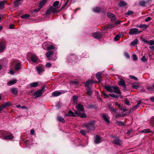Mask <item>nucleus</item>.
I'll list each match as a JSON object with an SVG mask.
<instances>
[{
  "mask_svg": "<svg viewBox=\"0 0 154 154\" xmlns=\"http://www.w3.org/2000/svg\"><path fill=\"white\" fill-rule=\"evenodd\" d=\"M76 108L79 111L75 112V114L80 116L81 118H84L87 117V115L84 113H81V112H84V110L83 106L80 103H79L76 106Z\"/></svg>",
  "mask_w": 154,
  "mask_h": 154,
  "instance_id": "nucleus-1",
  "label": "nucleus"
},
{
  "mask_svg": "<svg viewBox=\"0 0 154 154\" xmlns=\"http://www.w3.org/2000/svg\"><path fill=\"white\" fill-rule=\"evenodd\" d=\"M59 7H55L54 6L50 7L47 10L46 14L47 15H48L51 13H57L59 12L61 9L60 10H58V9Z\"/></svg>",
  "mask_w": 154,
  "mask_h": 154,
  "instance_id": "nucleus-2",
  "label": "nucleus"
},
{
  "mask_svg": "<svg viewBox=\"0 0 154 154\" xmlns=\"http://www.w3.org/2000/svg\"><path fill=\"white\" fill-rule=\"evenodd\" d=\"M95 122L94 121H91L88 123L85 124L84 126L88 130H94L95 129Z\"/></svg>",
  "mask_w": 154,
  "mask_h": 154,
  "instance_id": "nucleus-3",
  "label": "nucleus"
},
{
  "mask_svg": "<svg viewBox=\"0 0 154 154\" xmlns=\"http://www.w3.org/2000/svg\"><path fill=\"white\" fill-rule=\"evenodd\" d=\"M141 31H138V29L136 28L131 29H130L129 34L130 35H136L141 33Z\"/></svg>",
  "mask_w": 154,
  "mask_h": 154,
  "instance_id": "nucleus-4",
  "label": "nucleus"
},
{
  "mask_svg": "<svg viewBox=\"0 0 154 154\" xmlns=\"http://www.w3.org/2000/svg\"><path fill=\"white\" fill-rule=\"evenodd\" d=\"M42 94V90L39 89L33 95L35 96V98H37L38 97H40Z\"/></svg>",
  "mask_w": 154,
  "mask_h": 154,
  "instance_id": "nucleus-5",
  "label": "nucleus"
},
{
  "mask_svg": "<svg viewBox=\"0 0 154 154\" xmlns=\"http://www.w3.org/2000/svg\"><path fill=\"white\" fill-rule=\"evenodd\" d=\"M113 92L119 95L121 94V92L118 87L114 86H113Z\"/></svg>",
  "mask_w": 154,
  "mask_h": 154,
  "instance_id": "nucleus-6",
  "label": "nucleus"
},
{
  "mask_svg": "<svg viewBox=\"0 0 154 154\" xmlns=\"http://www.w3.org/2000/svg\"><path fill=\"white\" fill-rule=\"evenodd\" d=\"M92 36H94L95 38L97 39L100 38L102 37V35L101 34L98 32L93 33Z\"/></svg>",
  "mask_w": 154,
  "mask_h": 154,
  "instance_id": "nucleus-7",
  "label": "nucleus"
},
{
  "mask_svg": "<svg viewBox=\"0 0 154 154\" xmlns=\"http://www.w3.org/2000/svg\"><path fill=\"white\" fill-rule=\"evenodd\" d=\"M113 143L116 145L119 146L122 144V142L121 140L116 138L113 140Z\"/></svg>",
  "mask_w": 154,
  "mask_h": 154,
  "instance_id": "nucleus-8",
  "label": "nucleus"
},
{
  "mask_svg": "<svg viewBox=\"0 0 154 154\" xmlns=\"http://www.w3.org/2000/svg\"><path fill=\"white\" fill-rule=\"evenodd\" d=\"M30 57L32 61L35 63L38 60V58L37 56L33 54H31Z\"/></svg>",
  "mask_w": 154,
  "mask_h": 154,
  "instance_id": "nucleus-9",
  "label": "nucleus"
},
{
  "mask_svg": "<svg viewBox=\"0 0 154 154\" xmlns=\"http://www.w3.org/2000/svg\"><path fill=\"white\" fill-rule=\"evenodd\" d=\"M102 116L106 122L107 123H109V121L108 118V116L107 114L105 113L103 114L102 115Z\"/></svg>",
  "mask_w": 154,
  "mask_h": 154,
  "instance_id": "nucleus-10",
  "label": "nucleus"
},
{
  "mask_svg": "<svg viewBox=\"0 0 154 154\" xmlns=\"http://www.w3.org/2000/svg\"><path fill=\"white\" fill-rule=\"evenodd\" d=\"M101 137L98 135H97L95 138L94 143L96 144H98L101 142Z\"/></svg>",
  "mask_w": 154,
  "mask_h": 154,
  "instance_id": "nucleus-11",
  "label": "nucleus"
},
{
  "mask_svg": "<svg viewBox=\"0 0 154 154\" xmlns=\"http://www.w3.org/2000/svg\"><path fill=\"white\" fill-rule=\"evenodd\" d=\"M54 53V52L52 51H49L47 52L46 54V57L48 60H50L51 56Z\"/></svg>",
  "mask_w": 154,
  "mask_h": 154,
  "instance_id": "nucleus-12",
  "label": "nucleus"
},
{
  "mask_svg": "<svg viewBox=\"0 0 154 154\" xmlns=\"http://www.w3.org/2000/svg\"><path fill=\"white\" fill-rule=\"evenodd\" d=\"M17 82V80L16 79H14L12 80L9 81L7 84L8 86H10L14 84H16Z\"/></svg>",
  "mask_w": 154,
  "mask_h": 154,
  "instance_id": "nucleus-13",
  "label": "nucleus"
},
{
  "mask_svg": "<svg viewBox=\"0 0 154 154\" xmlns=\"http://www.w3.org/2000/svg\"><path fill=\"white\" fill-rule=\"evenodd\" d=\"M36 69L38 73L39 74L41 73L42 72H44V68L41 66H36Z\"/></svg>",
  "mask_w": 154,
  "mask_h": 154,
  "instance_id": "nucleus-14",
  "label": "nucleus"
},
{
  "mask_svg": "<svg viewBox=\"0 0 154 154\" xmlns=\"http://www.w3.org/2000/svg\"><path fill=\"white\" fill-rule=\"evenodd\" d=\"M119 85H121L124 88H126L125 82L124 80L121 79L119 82Z\"/></svg>",
  "mask_w": 154,
  "mask_h": 154,
  "instance_id": "nucleus-15",
  "label": "nucleus"
},
{
  "mask_svg": "<svg viewBox=\"0 0 154 154\" xmlns=\"http://www.w3.org/2000/svg\"><path fill=\"white\" fill-rule=\"evenodd\" d=\"M104 88L105 89H106V90L109 91V92H113V86L111 87L106 85L105 86Z\"/></svg>",
  "mask_w": 154,
  "mask_h": 154,
  "instance_id": "nucleus-16",
  "label": "nucleus"
},
{
  "mask_svg": "<svg viewBox=\"0 0 154 154\" xmlns=\"http://www.w3.org/2000/svg\"><path fill=\"white\" fill-rule=\"evenodd\" d=\"M11 105V103L10 102H7L3 104H2L1 105V107L3 109L4 108L6 107L7 106H10Z\"/></svg>",
  "mask_w": 154,
  "mask_h": 154,
  "instance_id": "nucleus-17",
  "label": "nucleus"
},
{
  "mask_svg": "<svg viewBox=\"0 0 154 154\" xmlns=\"http://www.w3.org/2000/svg\"><path fill=\"white\" fill-rule=\"evenodd\" d=\"M5 48V43L3 42L0 43V51L2 52L4 50Z\"/></svg>",
  "mask_w": 154,
  "mask_h": 154,
  "instance_id": "nucleus-18",
  "label": "nucleus"
},
{
  "mask_svg": "<svg viewBox=\"0 0 154 154\" xmlns=\"http://www.w3.org/2000/svg\"><path fill=\"white\" fill-rule=\"evenodd\" d=\"M146 88L150 92H154V84L152 86H147Z\"/></svg>",
  "mask_w": 154,
  "mask_h": 154,
  "instance_id": "nucleus-19",
  "label": "nucleus"
},
{
  "mask_svg": "<svg viewBox=\"0 0 154 154\" xmlns=\"http://www.w3.org/2000/svg\"><path fill=\"white\" fill-rule=\"evenodd\" d=\"M107 16L111 18V19L113 20H116V17L113 14L110 12L107 13Z\"/></svg>",
  "mask_w": 154,
  "mask_h": 154,
  "instance_id": "nucleus-20",
  "label": "nucleus"
},
{
  "mask_svg": "<svg viewBox=\"0 0 154 154\" xmlns=\"http://www.w3.org/2000/svg\"><path fill=\"white\" fill-rule=\"evenodd\" d=\"M21 64L20 63H17L15 64V69L16 71L19 70L21 68Z\"/></svg>",
  "mask_w": 154,
  "mask_h": 154,
  "instance_id": "nucleus-21",
  "label": "nucleus"
},
{
  "mask_svg": "<svg viewBox=\"0 0 154 154\" xmlns=\"http://www.w3.org/2000/svg\"><path fill=\"white\" fill-rule=\"evenodd\" d=\"M61 94V93L58 91H56L52 94V95L53 97H57Z\"/></svg>",
  "mask_w": 154,
  "mask_h": 154,
  "instance_id": "nucleus-22",
  "label": "nucleus"
},
{
  "mask_svg": "<svg viewBox=\"0 0 154 154\" xmlns=\"http://www.w3.org/2000/svg\"><path fill=\"white\" fill-rule=\"evenodd\" d=\"M101 9L100 7H96L94 8L93 11L95 13H99L101 11Z\"/></svg>",
  "mask_w": 154,
  "mask_h": 154,
  "instance_id": "nucleus-23",
  "label": "nucleus"
},
{
  "mask_svg": "<svg viewBox=\"0 0 154 154\" xmlns=\"http://www.w3.org/2000/svg\"><path fill=\"white\" fill-rule=\"evenodd\" d=\"M93 83L92 81L91 80H88V81L85 84V87L88 88H90V84Z\"/></svg>",
  "mask_w": 154,
  "mask_h": 154,
  "instance_id": "nucleus-24",
  "label": "nucleus"
},
{
  "mask_svg": "<svg viewBox=\"0 0 154 154\" xmlns=\"http://www.w3.org/2000/svg\"><path fill=\"white\" fill-rule=\"evenodd\" d=\"M14 137L12 134H10L9 135L6 136L4 137V139L7 140H11L13 139Z\"/></svg>",
  "mask_w": 154,
  "mask_h": 154,
  "instance_id": "nucleus-25",
  "label": "nucleus"
},
{
  "mask_svg": "<svg viewBox=\"0 0 154 154\" xmlns=\"http://www.w3.org/2000/svg\"><path fill=\"white\" fill-rule=\"evenodd\" d=\"M11 91L12 94L15 95H16L18 93L17 89L15 88H12L11 89Z\"/></svg>",
  "mask_w": 154,
  "mask_h": 154,
  "instance_id": "nucleus-26",
  "label": "nucleus"
},
{
  "mask_svg": "<svg viewBox=\"0 0 154 154\" xmlns=\"http://www.w3.org/2000/svg\"><path fill=\"white\" fill-rule=\"evenodd\" d=\"M127 4L124 1H120L119 3V7H125L127 5Z\"/></svg>",
  "mask_w": 154,
  "mask_h": 154,
  "instance_id": "nucleus-27",
  "label": "nucleus"
},
{
  "mask_svg": "<svg viewBox=\"0 0 154 154\" xmlns=\"http://www.w3.org/2000/svg\"><path fill=\"white\" fill-rule=\"evenodd\" d=\"M57 120L60 122H61L63 123L65 122V120L61 116H57Z\"/></svg>",
  "mask_w": 154,
  "mask_h": 154,
  "instance_id": "nucleus-28",
  "label": "nucleus"
},
{
  "mask_svg": "<svg viewBox=\"0 0 154 154\" xmlns=\"http://www.w3.org/2000/svg\"><path fill=\"white\" fill-rule=\"evenodd\" d=\"M132 86L133 88L135 89H137L139 88V84L136 83H134L132 84Z\"/></svg>",
  "mask_w": 154,
  "mask_h": 154,
  "instance_id": "nucleus-29",
  "label": "nucleus"
},
{
  "mask_svg": "<svg viewBox=\"0 0 154 154\" xmlns=\"http://www.w3.org/2000/svg\"><path fill=\"white\" fill-rule=\"evenodd\" d=\"M101 74L100 72H98L96 75V78L99 82H100L101 79Z\"/></svg>",
  "mask_w": 154,
  "mask_h": 154,
  "instance_id": "nucleus-30",
  "label": "nucleus"
},
{
  "mask_svg": "<svg viewBox=\"0 0 154 154\" xmlns=\"http://www.w3.org/2000/svg\"><path fill=\"white\" fill-rule=\"evenodd\" d=\"M48 42H46L43 43L42 46L44 49L47 50V47L49 46Z\"/></svg>",
  "mask_w": 154,
  "mask_h": 154,
  "instance_id": "nucleus-31",
  "label": "nucleus"
},
{
  "mask_svg": "<svg viewBox=\"0 0 154 154\" xmlns=\"http://www.w3.org/2000/svg\"><path fill=\"white\" fill-rule=\"evenodd\" d=\"M38 85V84L37 82H33L30 84V85L31 87H36Z\"/></svg>",
  "mask_w": 154,
  "mask_h": 154,
  "instance_id": "nucleus-32",
  "label": "nucleus"
},
{
  "mask_svg": "<svg viewBox=\"0 0 154 154\" xmlns=\"http://www.w3.org/2000/svg\"><path fill=\"white\" fill-rule=\"evenodd\" d=\"M56 47L55 46L53 45H50L48 47L47 50H49L51 49H56Z\"/></svg>",
  "mask_w": 154,
  "mask_h": 154,
  "instance_id": "nucleus-33",
  "label": "nucleus"
},
{
  "mask_svg": "<svg viewBox=\"0 0 154 154\" xmlns=\"http://www.w3.org/2000/svg\"><path fill=\"white\" fill-rule=\"evenodd\" d=\"M138 40L137 39H135L131 43V46H134L137 44Z\"/></svg>",
  "mask_w": 154,
  "mask_h": 154,
  "instance_id": "nucleus-34",
  "label": "nucleus"
},
{
  "mask_svg": "<svg viewBox=\"0 0 154 154\" xmlns=\"http://www.w3.org/2000/svg\"><path fill=\"white\" fill-rule=\"evenodd\" d=\"M6 2V1L5 0L0 2V8L3 9L4 8V5Z\"/></svg>",
  "mask_w": 154,
  "mask_h": 154,
  "instance_id": "nucleus-35",
  "label": "nucleus"
},
{
  "mask_svg": "<svg viewBox=\"0 0 154 154\" xmlns=\"http://www.w3.org/2000/svg\"><path fill=\"white\" fill-rule=\"evenodd\" d=\"M137 27L140 28H144L146 29L148 27V26L146 24H140L138 25Z\"/></svg>",
  "mask_w": 154,
  "mask_h": 154,
  "instance_id": "nucleus-36",
  "label": "nucleus"
},
{
  "mask_svg": "<svg viewBox=\"0 0 154 154\" xmlns=\"http://www.w3.org/2000/svg\"><path fill=\"white\" fill-rule=\"evenodd\" d=\"M46 0H43L41 2L39 5V6L40 7V9L43 7V6L46 3Z\"/></svg>",
  "mask_w": 154,
  "mask_h": 154,
  "instance_id": "nucleus-37",
  "label": "nucleus"
},
{
  "mask_svg": "<svg viewBox=\"0 0 154 154\" xmlns=\"http://www.w3.org/2000/svg\"><path fill=\"white\" fill-rule=\"evenodd\" d=\"M88 88L87 91H86V93L88 95L91 96L92 94L91 89L90 88Z\"/></svg>",
  "mask_w": 154,
  "mask_h": 154,
  "instance_id": "nucleus-38",
  "label": "nucleus"
},
{
  "mask_svg": "<svg viewBox=\"0 0 154 154\" xmlns=\"http://www.w3.org/2000/svg\"><path fill=\"white\" fill-rule=\"evenodd\" d=\"M59 4V2L58 1H56L53 3V6L55 7H59L58 5Z\"/></svg>",
  "mask_w": 154,
  "mask_h": 154,
  "instance_id": "nucleus-39",
  "label": "nucleus"
},
{
  "mask_svg": "<svg viewBox=\"0 0 154 154\" xmlns=\"http://www.w3.org/2000/svg\"><path fill=\"white\" fill-rule=\"evenodd\" d=\"M21 4V3L20 2H18L16 0H15V1L14 2V5L16 7H18L19 5H20Z\"/></svg>",
  "mask_w": 154,
  "mask_h": 154,
  "instance_id": "nucleus-40",
  "label": "nucleus"
},
{
  "mask_svg": "<svg viewBox=\"0 0 154 154\" xmlns=\"http://www.w3.org/2000/svg\"><path fill=\"white\" fill-rule=\"evenodd\" d=\"M141 101L139 100L137 104L133 107V109H135L139 107V106L141 104Z\"/></svg>",
  "mask_w": 154,
  "mask_h": 154,
  "instance_id": "nucleus-41",
  "label": "nucleus"
},
{
  "mask_svg": "<svg viewBox=\"0 0 154 154\" xmlns=\"http://www.w3.org/2000/svg\"><path fill=\"white\" fill-rule=\"evenodd\" d=\"M114 27V26L112 25H107L105 26V29H111Z\"/></svg>",
  "mask_w": 154,
  "mask_h": 154,
  "instance_id": "nucleus-42",
  "label": "nucleus"
},
{
  "mask_svg": "<svg viewBox=\"0 0 154 154\" xmlns=\"http://www.w3.org/2000/svg\"><path fill=\"white\" fill-rule=\"evenodd\" d=\"M116 124L117 125H125L124 124V122H121V121H116Z\"/></svg>",
  "mask_w": 154,
  "mask_h": 154,
  "instance_id": "nucleus-43",
  "label": "nucleus"
},
{
  "mask_svg": "<svg viewBox=\"0 0 154 154\" xmlns=\"http://www.w3.org/2000/svg\"><path fill=\"white\" fill-rule=\"evenodd\" d=\"M134 132V131H133V130L131 128L128 130L127 132V134L128 136L129 135Z\"/></svg>",
  "mask_w": 154,
  "mask_h": 154,
  "instance_id": "nucleus-44",
  "label": "nucleus"
},
{
  "mask_svg": "<svg viewBox=\"0 0 154 154\" xmlns=\"http://www.w3.org/2000/svg\"><path fill=\"white\" fill-rule=\"evenodd\" d=\"M68 115L70 116H75L74 113L71 110H69L68 112Z\"/></svg>",
  "mask_w": 154,
  "mask_h": 154,
  "instance_id": "nucleus-45",
  "label": "nucleus"
},
{
  "mask_svg": "<svg viewBox=\"0 0 154 154\" xmlns=\"http://www.w3.org/2000/svg\"><path fill=\"white\" fill-rule=\"evenodd\" d=\"M147 3V2L144 1H141L139 2V5L143 6H145V4Z\"/></svg>",
  "mask_w": 154,
  "mask_h": 154,
  "instance_id": "nucleus-46",
  "label": "nucleus"
},
{
  "mask_svg": "<svg viewBox=\"0 0 154 154\" xmlns=\"http://www.w3.org/2000/svg\"><path fill=\"white\" fill-rule=\"evenodd\" d=\"M109 109L112 112L116 113V110L114 108H112L110 106H109Z\"/></svg>",
  "mask_w": 154,
  "mask_h": 154,
  "instance_id": "nucleus-47",
  "label": "nucleus"
},
{
  "mask_svg": "<svg viewBox=\"0 0 154 154\" xmlns=\"http://www.w3.org/2000/svg\"><path fill=\"white\" fill-rule=\"evenodd\" d=\"M120 37L121 35H117L114 38V39L115 41H117L119 40Z\"/></svg>",
  "mask_w": 154,
  "mask_h": 154,
  "instance_id": "nucleus-48",
  "label": "nucleus"
},
{
  "mask_svg": "<svg viewBox=\"0 0 154 154\" xmlns=\"http://www.w3.org/2000/svg\"><path fill=\"white\" fill-rule=\"evenodd\" d=\"M109 95L111 97L116 98H118L119 97L118 95H116L114 94H109Z\"/></svg>",
  "mask_w": 154,
  "mask_h": 154,
  "instance_id": "nucleus-49",
  "label": "nucleus"
},
{
  "mask_svg": "<svg viewBox=\"0 0 154 154\" xmlns=\"http://www.w3.org/2000/svg\"><path fill=\"white\" fill-rule=\"evenodd\" d=\"M141 60L143 62H146L147 61V60L146 58V57L145 56H143L141 59Z\"/></svg>",
  "mask_w": 154,
  "mask_h": 154,
  "instance_id": "nucleus-50",
  "label": "nucleus"
},
{
  "mask_svg": "<svg viewBox=\"0 0 154 154\" xmlns=\"http://www.w3.org/2000/svg\"><path fill=\"white\" fill-rule=\"evenodd\" d=\"M134 12L133 11H128V12L125 13V15H131L132 14H134Z\"/></svg>",
  "mask_w": 154,
  "mask_h": 154,
  "instance_id": "nucleus-51",
  "label": "nucleus"
},
{
  "mask_svg": "<svg viewBox=\"0 0 154 154\" xmlns=\"http://www.w3.org/2000/svg\"><path fill=\"white\" fill-rule=\"evenodd\" d=\"M102 95H103L105 98H107L109 97V95L103 92L102 93Z\"/></svg>",
  "mask_w": 154,
  "mask_h": 154,
  "instance_id": "nucleus-52",
  "label": "nucleus"
},
{
  "mask_svg": "<svg viewBox=\"0 0 154 154\" xmlns=\"http://www.w3.org/2000/svg\"><path fill=\"white\" fill-rule=\"evenodd\" d=\"M148 44L149 45H154V41L153 40H150L149 41Z\"/></svg>",
  "mask_w": 154,
  "mask_h": 154,
  "instance_id": "nucleus-53",
  "label": "nucleus"
},
{
  "mask_svg": "<svg viewBox=\"0 0 154 154\" xmlns=\"http://www.w3.org/2000/svg\"><path fill=\"white\" fill-rule=\"evenodd\" d=\"M72 99L74 103L76 102L77 101V97L75 96H73Z\"/></svg>",
  "mask_w": 154,
  "mask_h": 154,
  "instance_id": "nucleus-54",
  "label": "nucleus"
},
{
  "mask_svg": "<svg viewBox=\"0 0 154 154\" xmlns=\"http://www.w3.org/2000/svg\"><path fill=\"white\" fill-rule=\"evenodd\" d=\"M80 132L81 133V134L84 135H85L87 133V132L85 131H84L82 129L80 130Z\"/></svg>",
  "mask_w": 154,
  "mask_h": 154,
  "instance_id": "nucleus-55",
  "label": "nucleus"
},
{
  "mask_svg": "<svg viewBox=\"0 0 154 154\" xmlns=\"http://www.w3.org/2000/svg\"><path fill=\"white\" fill-rule=\"evenodd\" d=\"M125 103L128 105H130V101L127 99H125Z\"/></svg>",
  "mask_w": 154,
  "mask_h": 154,
  "instance_id": "nucleus-56",
  "label": "nucleus"
},
{
  "mask_svg": "<svg viewBox=\"0 0 154 154\" xmlns=\"http://www.w3.org/2000/svg\"><path fill=\"white\" fill-rule=\"evenodd\" d=\"M129 76H130V78L131 79H134L135 80H137V78H136V77H135V76H134L133 75H130Z\"/></svg>",
  "mask_w": 154,
  "mask_h": 154,
  "instance_id": "nucleus-57",
  "label": "nucleus"
},
{
  "mask_svg": "<svg viewBox=\"0 0 154 154\" xmlns=\"http://www.w3.org/2000/svg\"><path fill=\"white\" fill-rule=\"evenodd\" d=\"M133 60H136L137 59V58L136 56V55L135 54H134L132 56Z\"/></svg>",
  "mask_w": 154,
  "mask_h": 154,
  "instance_id": "nucleus-58",
  "label": "nucleus"
},
{
  "mask_svg": "<svg viewBox=\"0 0 154 154\" xmlns=\"http://www.w3.org/2000/svg\"><path fill=\"white\" fill-rule=\"evenodd\" d=\"M45 66L47 67H51V64L50 63H48Z\"/></svg>",
  "mask_w": 154,
  "mask_h": 154,
  "instance_id": "nucleus-59",
  "label": "nucleus"
},
{
  "mask_svg": "<svg viewBox=\"0 0 154 154\" xmlns=\"http://www.w3.org/2000/svg\"><path fill=\"white\" fill-rule=\"evenodd\" d=\"M149 129H144L141 132L143 133H146L147 132H149Z\"/></svg>",
  "mask_w": 154,
  "mask_h": 154,
  "instance_id": "nucleus-60",
  "label": "nucleus"
},
{
  "mask_svg": "<svg viewBox=\"0 0 154 154\" xmlns=\"http://www.w3.org/2000/svg\"><path fill=\"white\" fill-rule=\"evenodd\" d=\"M28 17V15L27 14H25L22 15L21 17L22 18H25Z\"/></svg>",
  "mask_w": 154,
  "mask_h": 154,
  "instance_id": "nucleus-61",
  "label": "nucleus"
},
{
  "mask_svg": "<svg viewBox=\"0 0 154 154\" xmlns=\"http://www.w3.org/2000/svg\"><path fill=\"white\" fill-rule=\"evenodd\" d=\"M151 18L150 17H148L147 18L145 19V21L146 22H148L150 21L151 20Z\"/></svg>",
  "mask_w": 154,
  "mask_h": 154,
  "instance_id": "nucleus-62",
  "label": "nucleus"
},
{
  "mask_svg": "<svg viewBox=\"0 0 154 154\" xmlns=\"http://www.w3.org/2000/svg\"><path fill=\"white\" fill-rule=\"evenodd\" d=\"M30 133L32 135H34L35 134V131L33 129H32L31 130Z\"/></svg>",
  "mask_w": 154,
  "mask_h": 154,
  "instance_id": "nucleus-63",
  "label": "nucleus"
},
{
  "mask_svg": "<svg viewBox=\"0 0 154 154\" xmlns=\"http://www.w3.org/2000/svg\"><path fill=\"white\" fill-rule=\"evenodd\" d=\"M143 41L144 42L147 44H148V42H149V41L145 39H143Z\"/></svg>",
  "mask_w": 154,
  "mask_h": 154,
  "instance_id": "nucleus-64",
  "label": "nucleus"
}]
</instances>
